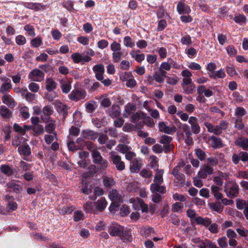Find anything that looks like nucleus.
I'll return each instance as SVG.
<instances>
[{
  "mask_svg": "<svg viewBox=\"0 0 248 248\" xmlns=\"http://www.w3.org/2000/svg\"><path fill=\"white\" fill-rule=\"evenodd\" d=\"M100 163H96V164L99 165V166L98 167L100 171L106 170L107 168L108 167V162L107 160L102 159L101 161H99Z\"/></svg>",
  "mask_w": 248,
  "mask_h": 248,
  "instance_id": "a19ab883",
  "label": "nucleus"
},
{
  "mask_svg": "<svg viewBox=\"0 0 248 248\" xmlns=\"http://www.w3.org/2000/svg\"><path fill=\"white\" fill-rule=\"evenodd\" d=\"M57 111L59 114L62 116V120L65 121L68 114V109L69 108L68 106L62 103L59 102L55 104Z\"/></svg>",
  "mask_w": 248,
  "mask_h": 248,
  "instance_id": "39448f33",
  "label": "nucleus"
},
{
  "mask_svg": "<svg viewBox=\"0 0 248 248\" xmlns=\"http://www.w3.org/2000/svg\"><path fill=\"white\" fill-rule=\"evenodd\" d=\"M248 206L245 200L241 199H237L236 200V207L239 210L245 209L246 207Z\"/></svg>",
  "mask_w": 248,
  "mask_h": 248,
  "instance_id": "09e8293b",
  "label": "nucleus"
},
{
  "mask_svg": "<svg viewBox=\"0 0 248 248\" xmlns=\"http://www.w3.org/2000/svg\"><path fill=\"white\" fill-rule=\"evenodd\" d=\"M183 89L186 93L192 94L195 91V86L191 83L187 85H183Z\"/></svg>",
  "mask_w": 248,
  "mask_h": 248,
  "instance_id": "ea45409f",
  "label": "nucleus"
},
{
  "mask_svg": "<svg viewBox=\"0 0 248 248\" xmlns=\"http://www.w3.org/2000/svg\"><path fill=\"white\" fill-rule=\"evenodd\" d=\"M173 63H174V64H175V62L172 59H169L168 62H164L161 64L160 68L169 71L170 69L171 64H172Z\"/></svg>",
  "mask_w": 248,
  "mask_h": 248,
  "instance_id": "79ce46f5",
  "label": "nucleus"
},
{
  "mask_svg": "<svg viewBox=\"0 0 248 248\" xmlns=\"http://www.w3.org/2000/svg\"><path fill=\"white\" fill-rule=\"evenodd\" d=\"M85 106L87 112L90 113H93L97 107L96 102L94 101L87 102Z\"/></svg>",
  "mask_w": 248,
  "mask_h": 248,
  "instance_id": "7c9ffc66",
  "label": "nucleus"
},
{
  "mask_svg": "<svg viewBox=\"0 0 248 248\" xmlns=\"http://www.w3.org/2000/svg\"><path fill=\"white\" fill-rule=\"evenodd\" d=\"M124 230V227L121 225L116 224L110 226L108 229L109 234L113 236H120L121 233Z\"/></svg>",
  "mask_w": 248,
  "mask_h": 248,
  "instance_id": "ddd939ff",
  "label": "nucleus"
},
{
  "mask_svg": "<svg viewBox=\"0 0 248 248\" xmlns=\"http://www.w3.org/2000/svg\"><path fill=\"white\" fill-rule=\"evenodd\" d=\"M93 71L96 73H104L105 69L103 64H97L93 67Z\"/></svg>",
  "mask_w": 248,
  "mask_h": 248,
  "instance_id": "680f3d73",
  "label": "nucleus"
},
{
  "mask_svg": "<svg viewBox=\"0 0 248 248\" xmlns=\"http://www.w3.org/2000/svg\"><path fill=\"white\" fill-rule=\"evenodd\" d=\"M80 129L75 126H72L69 129L70 135L73 136L78 135Z\"/></svg>",
  "mask_w": 248,
  "mask_h": 248,
  "instance_id": "774afa93",
  "label": "nucleus"
},
{
  "mask_svg": "<svg viewBox=\"0 0 248 248\" xmlns=\"http://www.w3.org/2000/svg\"><path fill=\"white\" fill-rule=\"evenodd\" d=\"M2 101L3 102V103L6 104L9 107L13 108L15 106V100L8 95H4L2 97Z\"/></svg>",
  "mask_w": 248,
  "mask_h": 248,
  "instance_id": "2f4dec72",
  "label": "nucleus"
},
{
  "mask_svg": "<svg viewBox=\"0 0 248 248\" xmlns=\"http://www.w3.org/2000/svg\"><path fill=\"white\" fill-rule=\"evenodd\" d=\"M130 213L129 207L127 205H123L120 208V214L122 217H124L128 215Z\"/></svg>",
  "mask_w": 248,
  "mask_h": 248,
  "instance_id": "603ef678",
  "label": "nucleus"
},
{
  "mask_svg": "<svg viewBox=\"0 0 248 248\" xmlns=\"http://www.w3.org/2000/svg\"><path fill=\"white\" fill-rule=\"evenodd\" d=\"M156 170L155 174L154 176V182L159 184H162L163 182V174L164 173L163 170L159 169L155 170Z\"/></svg>",
  "mask_w": 248,
  "mask_h": 248,
  "instance_id": "bb28decb",
  "label": "nucleus"
},
{
  "mask_svg": "<svg viewBox=\"0 0 248 248\" xmlns=\"http://www.w3.org/2000/svg\"><path fill=\"white\" fill-rule=\"evenodd\" d=\"M172 139L171 137L167 135H163L161 137L159 142L163 144H170V143Z\"/></svg>",
  "mask_w": 248,
  "mask_h": 248,
  "instance_id": "de8ad7c7",
  "label": "nucleus"
},
{
  "mask_svg": "<svg viewBox=\"0 0 248 248\" xmlns=\"http://www.w3.org/2000/svg\"><path fill=\"white\" fill-rule=\"evenodd\" d=\"M140 174L143 177L149 178L152 176V172L149 170L143 169L140 172Z\"/></svg>",
  "mask_w": 248,
  "mask_h": 248,
  "instance_id": "6e6d98bb",
  "label": "nucleus"
},
{
  "mask_svg": "<svg viewBox=\"0 0 248 248\" xmlns=\"http://www.w3.org/2000/svg\"><path fill=\"white\" fill-rule=\"evenodd\" d=\"M142 119V122L144 125H146L149 127H154L155 125V123L153 119L150 117L147 116L146 114L145 113Z\"/></svg>",
  "mask_w": 248,
  "mask_h": 248,
  "instance_id": "c9c22d12",
  "label": "nucleus"
},
{
  "mask_svg": "<svg viewBox=\"0 0 248 248\" xmlns=\"http://www.w3.org/2000/svg\"><path fill=\"white\" fill-rule=\"evenodd\" d=\"M120 238L124 242H129L132 241V237L130 232L123 230L121 233Z\"/></svg>",
  "mask_w": 248,
  "mask_h": 248,
  "instance_id": "a878e982",
  "label": "nucleus"
},
{
  "mask_svg": "<svg viewBox=\"0 0 248 248\" xmlns=\"http://www.w3.org/2000/svg\"><path fill=\"white\" fill-rule=\"evenodd\" d=\"M195 152L197 157L201 161H203L205 159L206 157V154L201 149L198 148L195 149Z\"/></svg>",
  "mask_w": 248,
  "mask_h": 248,
  "instance_id": "37998d69",
  "label": "nucleus"
},
{
  "mask_svg": "<svg viewBox=\"0 0 248 248\" xmlns=\"http://www.w3.org/2000/svg\"><path fill=\"white\" fill-rule=\"evenodd\" d=\"M123 54L122 51H116L114 52L112 54V57L113 59V62H118L120 61L121 57Z\"/></svg>",
  "mask_w": 248,
  "mask_h": 248,
  "instance_id": "8fccbe9b",
  "label": "nucleus"
},
{
  "mask_svg": "<svg viewBox=\"0 0 248 248\" xmlns=\"http://www.w3.org/2000/svg\"><path fill=\"white\" fill-rule=\"evenodd\" d=\"M83 215L81 211H76L74 213V220L77 222L82 219Z\"/></svg>",
  "mask_w": 248,
  "mask_h": 248,
  "instance_id": "338daca9",
  "label": "nucleus"
},
{
  "mask_svg": "<svg viewBox=\"0 0 248 248\" xmlns=\"http://www.w3.org/2000/svg\"><path fill=\"white\" fill-rule=\"evenodd\" d=\"M6 186L10 189V191L18 194L22 190V187L21 186L15 183V180H12L10 182L7 183Z\"/></svg>",
  "mask_w": 248,
  "mask_h": 248,
  "instance_id": "2eb2a0df",
  "label": "nucleus"
},
{
  "mask_svg": "<svg viewBox=\"0 0 248 248\" xmlns=\"http://www.w3.org/2000/svg\"><path fill=\"white\" fill-rule=\"evenodd\" d=\"M113 202H111L109 207V211L111 213H114L116 211H118L119 208L120 207V204L119 202H117V201H112Z\"/></svg>",
  "mask_w": 248,
  "mask_h": 248,
  "instance_id": "c03bdc74",
  "label": "nucleus"
},
{
  "mask_svg": "<svg viewBox=\"0 0 248 248\" xmlns=\"http://www.w3.org/2000/svg\"><path fill=\"white\" fill-rule=\"evenodd\" d=\"M163 197L158 193H154L152 196V201L155 203H159L161 202Z\"/></svg>",
  "mask_w": 248,
  "mask_h": 248,
  "instance_id": "69168bd1",
  "label": "nucleus"
},
{
  "mask_svg": "<svg viewBox=\"0 0 248 248\" xmlns=\"http://www.w3.org/2000/svg\"><path fill=\"white\" fill-rule=\"evenodd\" d=\"M94 204L95 205L94 214H96L98 212H102L105 210L107 202L104 197H101L97 201L94 202Z\"/></svg>",
  "mask_w": 248,
  "mask_h": 248,
  "instance_id": "423d86ee",
  "label": "nucleus"
},
{
  "mask_svg": "<svg viewBox=\"0 0 248 248\" xmlns=\"http://www.w3.org/2000/svg\"><path fill=\"white\" fill-rule=\"evenodd\" d=\"M62 83L61 88L62 92L65 93H68L71 89L70 83L68 81L63 80L62 81Z\"/></svg>",
  "mask_w": 248,
  "mask_h": 248,
  "instance_id": "4c0bfd02",
  "label": "nucleus"
},
{
  "mask_svg": "<svg viewBox=\"0 0 248 248\" xmlns=\"http://www.w3.org/2000/svg\"><path fill=\"white\" fill-rule=\"evenodd\" d=\"M109 196L112 201H117V200H120L118 192L116 189H112L109 195Z\"/></svg>",
  "mask_w": 248,
  "mask_h": 248,
  "instance_id": "4d7b16f0",
  "label": "nucleus"
},
{
  "mask_svg": "<svg viewBox=\"0 0 248 248\" xmlns=\"http://www.w3.org/2000/svg\"><path fill=\"white\" fill-rule=\"evenodd\" d=\"M210 140L212 141L211 146L214 149L221 148L223 147V144L221 139L215 136H211Z\"/></svg>",
  "mask_w": 248,
  "mask_h": 248,
  "instance_id": "5701e85b",
  "label": "nucleus"
},
{
  "mask_svg": "<svg viewBox=\"0 0 248 248\" xmlns=\"http://www.w3.org/2000/svg\"><path fill=\"white\" fill-rule=\"evenodd\" d=\"M57 83L52 78H47L46 80V89L48 92H51L57 87Z\"/></svg>",
  "mask_w": 248,
  "mask_h": 248,
  "instance_id": "aec40b11",
  "label": "nucleus"
},
{
  "mask_svg": "<svg viewBox=\"0 0 248 248\" xmlns=\"http://www.w3.org/2000/svg\"><path fill=\"white\" fill-rule=\"evenodd\" d=\"M188 123L191 125L192 131L194 134H197L200 132L201 128L198 124L197 119L195 117H190Z\"/></svg>",
  "mask_w": 248,
  "mask_h": 248,
  "instance_id": "6e6552de",
  "label": "nucleus"
},
{
  "mask_svg": "<svg viewBox=\"0 0 248 248\" xmlns=\"http://www.w3.org/2000/svg\"><path fill=\"white\" fill-rule=\"evenodd\" d=\"M131 77H132V76L130 72H125L122 73L120 75V79L123 81H126Z\"/></svg>",
  "mask_w": 248,
  "mask_h": 248,
  "instance_id": "052dcab7",
  "label": "nucleus"
},
{
  "mask_svg": "<svg viewBox=\"0 0 248 248\" xmlns=\"http://www.w3.org/2000/svg\"><path fill=\"white\" fill-rule=\"evenodd\" d=\"M121 114L120 108L118 105H113L110 108L109 115L112 118L119 117Z\"/></svg>",
  "mask_w": 248,
  "mask_h": 248,
  "instance_id": "a211bd4d",
  "label": "nucleus"
},
{
  "mask_svg": "<svg viewBox=\"0 0 248 248\" xmlns=\"http://www.w3.org/2000/svg\"><path fill=\"white\" fill-rule=\"evenodd\" d=\"M94 202H87L83 205L84 211L87 213H93L94 214L95 208Z\"/></svg>",
  "mask_w": 248,
  "mask_h": 248,
  "instance_id": "c756f323",
  "label": "nucleus"
},
{
  "mask_svg": "<svg viewBox=\"0 0 248 248\" xmlns=\"http://www.w3.org/2000/svg\"><path fill=\"white\" fill-rule=\"evenodd\" d=\"M239 188L238 186L236 183L232 184L231 187L230 188L229 190L226 189L225 191L227 196L230 198H233L238 196Z\"/></svg>",
  "mask_w": 248,
  "mask_h": 248,
  "instance_id": "9b49d317",
  "label": "nucleus"
},
{
  "mask_svg": "<svg viewBox=\"0 0 248 248\" xmlns=\"http://www.w3.org/2000/svg\"><path fill=\"white\" fill-rule=\"evenodd\" d=\"M86 96V92L83 89H75L69 95L71 100L77 102L84 99Z\"/></svg>",
  "mask_w": 248,
  "mask_h": 248,
  "instance_id": "f03ea898",
  "label": "nucleus"
},
{
  "mask_svg": "<svg viewBox=\"0 0 248 248\" xmlns=\"http://www.w3.org/2000/svg\"><path fill=\"white\" fill-rule=\"evenodd\" d=\"M155 232L154 229L151 227L143 228L140 231V233L142 235L145 237H149L152 233Z\"/></svg>",
  "mask_w": 248,
  "mask_h": 248,
  "instance_id": "58836bf2",
  "label": "nucleus"
},
{
  "mask_svg": "<svg viewBox=\"0 0 248 248\" xmlns=\"http://www.w3.org/2000/svg\"><path fill=\"white\" fill-rule=\"evenodd\" d=\"M56 128L55 121L49 123L45 126V129L46 132L49 134L54 132Z\"/></svg>",
  "mask_w": 248,
  "mask_h": 248,
  "instance_id": "49530a36",
  "label": "nucleus"
},
{
  "mask_svg": "<svg viewBox=\"0 0 248 248\" xmlns=\"http://www.w3.org/2000/svg\"><path fill=\"white\" fill-rule=\"evenodd\" d=\"M161 184L154 183L151 185L150 190L152 193H159L163 194L166 192V187L164 186H161Z\"/></svg>",
  "mask_w": 248,
  "mask_h": 248,
  "instance_id": "4468645a",
  "label": "nucleus"
},
{
  "mask_svg": "<svg viewBox=\"0 0 248 248\" xmlns=\"http://www.w3.org/2000/svg\"><path fill=\"white\" fill-rule=\"evenodd\" d=\"M32 131L35 136L40 135L45 132L43 125L40 124L33 126Z\"/></svg>",
  "mask_w": 248,
  "mask_h": 248,
  "instance_id": "e433bc0d",
  "label": "nucleus"
},
{
  "mask_svg": "<svg viewBox=\"0 0 248 248\" xmlns=\"http://www.w3.org/2000/svg\"><path fill=\"white\" fill-rule=\"evenodd\" d=\"M213 169L208 165H206L204 166L203 168L201 169L198 172V176L202 179H205L207 177L208 175H211L213 173Z\"/></svg>",
  "mask_w": 248,
  "mask_h": 248,
  "instance_id": "9d476101",
  "label": "nucleus"
},
{
  "mask_svg": "<svg viewBox=\"0 0 248 248\" xmlns=\"http://www.w3.org/2000/svg\"><path fill=\"white\" fill-rule=\"evenodd\" d=\"M104 186L107 189H110L115 185V182L112 177L105 176L103 179Z\"/></svg>",
  "mask_w": 248,
  "mask_h": 248,
  "instance_id": "412c9836",
  "label": "nucleus"
},
{
  "mask_svg": "<svg viewBox=\"0 0 248 248\" xmlns=\"http://www.w3.org/2000/svg\"><path fill=\"white\" fill-rule=\"evenodd\" d=\"M110 159L118 170L122 171L125 169L124 163L122 160L121 157L118 155L112 154Z\"/></svg>",
  "mask_w": 248,
  "mask_h": 248,
  "instance_id": "7ed1b4c3",
  "label": "nucleus"
},
{
  "mask_svg": "<svg viewBox=\"0 0 248 248\" xmlns=\"http://www.w3.org/2000/svg\"><path fill=\"white\" fill-rule=\"evenodd\" d=\"M82 187L81 189V191L82 193L86 194L89 195L92 192V189L93 187L92 185H89L86 181H82Z\"/></svg>",
  "mask_w": 248,
  "mask_h": 248,
  "instance_id": "c85d7f7f",
  "label": "nucleus"
},
{
  "mask_svg": "<svg viewBox=\"0 0 248 248\" xmlns=\"http://www.w3.org/2000/svg\"><path fill=\"white\" fill-rule=\"evenodd\" d=\"M92 156L93 159V162L95 164L100 163L99 161H101L103 159L100 153L96 150H93L92 151Z\"/></svg>",
  "mask_w": 248,
  "mask_h": 248,
  "instance_id": "72a5a7b5",
  "label": "nucleus"
},
{
  "mask_svg": "<svg viewBox=\"0 0 248 248\" xmlns=\"http://www.w3.org/2000/svg\"><path fill=\"white\" fill-rule=\"evenodd\" d=\"M145 113L142 111L134 113L131 117V122L133 123L138 122L140 119H143Z\"/></svg>",
  "mask_w": 248,
  "mask_h": 248,
  "instance_id": "f704fd0d",
  "label": "nucleus"
},
{
  "mask_svg": "<svg viewBox=\"0 0 248 248\" xmlns=\"http://www.w3.org/2000/svg\"><path fill=\"white\" fill-rule=\"evenodd\" d=\"M235 144L245 151H248V138H240L235 142Z\"/></svg>",
  "mask_w": 248,
  "mask_h": 248,
  "instance_id": "6ab92c4d",
  "label": "nucleus"
},
{
  "mask_svg": "<svg viewBox=\"0 0 248 248\" xmlns=\"http://www.w3.org/2000/svg\"><path fill=\"white\" fill-rule=\"evenodd\" d=\"M183 204L180 202H177L172 205V210L175 212H178L183 208Z\"/></svg>",
  "mask_w": 248,
  "mask_h": 248,
  "instance_id": "13d9d810",
  "label": "nucleus"
},
{
  "mask_svg": "<svg viewBox=\"0 0 248 248\" xmlns=\"http://www.w3.org/2000/svg\"><path fill=\"white\" fill-rule=\"evenodd\" d=\"M159 131L163 132L168 134H171L176 131V128L175 126L169 127L163 122H160L158 124Z\"/></svg>",
  "mask_w": 248,
  "mask_h": 248,
  "instance_id": "1a4fd4ad",
  "label": "nucleus"
},
{
  "mask_svg": "<svg viewBox=\"0 0 248 248\" xmlns=\"http://www.w3.org/2000/svg\"><path fill=\"white\" fill-rule=\"evenodd\" d=\"M16 41L17 45H23L26 43V40L24 36L19 35L16 37Z\"/></svg>",
  "mask_w": 248,
  "mask_h": 248,
  "instance_id": "e2e57ef3",
  "label": "nucleus"
},
{
  "mask_svg": "<svg viewBox=\"0 0 248 248\" xmlns=\"http://www.w3.org/2000/svg\"><path fill=\"white\" fill-rule=\"evenodd\" d=\"M207 163L212 166H216L218 163V160L216 157H210L207 159Z\"/></svg>",
  "mask_w": 248,
  "mask_h": 248,
  "instance_id": "0e129e2a",
  "label": "nucleus"
},
{
  "mask_svg": "<svg viewBox=\"0 0 248 248\" xmlns=\"http://www.w3.org/2000/svg\"><path fill=\"white\" fill-rule=\"evenodd\" d=\"M0 114L4 119H7L12 116V113L11 111L5 106H1L0 107Z\"/></svg>",
  "mask_w": 248,
  "mask_h": 248,
  "instance_id": "4be33fe9",
  "label": "nucleus"
},
{
  "mask_svg": "<svg viewBox=\"0 0 248 248\" xmlns=\"http://www.w3.org/2000/svg\"><path fill=\"white\" fill-rule=\"evenodd\" d=\"M177 9L180 14H188L191 11L189 7L182 1L178 3Z\"/></svg>",
  "mask_w": 248,
  "mask_h": 248,
  "instance_id": "f3484780",
  "label": "nucleus"
},
{
  "mask_svg": "<svg viewBox=\"0 0 248 248\" xmlns=\"http://www.w3.org/2000/svg\"><path fill=\"white\" fill-rule=\"evenodd\" d=\"M141 159L135 158L131 161L130 164V170L131 172L136 173L139 172L142 167Z\"/></svg>",
  "mask_w": 248,
  "mask_h": 248,
  "instance_id": "0eeeda50",
  "label": "nucleus"
},
{
  "mask_svg": "<svg viewBox=\"0 0 248 248\" xmlns=\"http://www.w3.org/2000/svg\"><path fill=\"white\" fill-rule=\"evenodd\" d=\"M227 238L225 236L219 238L217 240L218 244L221 248H225L228 246Z\"/></svg>",
  "mask_w": 248,
  "mask_h": 248,
  "instance_id": "5fc2aeb1",
  "label": "nucleus"
},
{
  "mask_svg": "<svg viewBox=\"0 0 248 248\" xmlns=\"http://www.w3.org/2000/svg\"><path fill=\"white\" fill-rule=\"evenodd\" d=\"M1 172L9 177L14 174V171L11 167L7 165H2L0 167Z\"/></svg>",
  "mask_w": 248,
  "mask_h": 248,
  "instance_id": "cd10ccee",
  "label": "nucleus"
},
{
  "mask_svg": "<svg viewBox=\"0 0 248 248\" xmlns=\"http://www.w3.org/2000/svg\"><path fill=\"white\" fill-rule=\"evenodd\" d=\"M2 80L4 81V82L2 83L1 86L0 92L4 93V91L9 92L10 90L12 88V84L10 83V79L9 78H3Z\"/></svg>",
  "mask_w": 248,
  "mask_h": 248,
  "instance_id": "b1692460",
  "label": "nucleus"
},
{
  "mask_svg": "<svg viewBox=\"0 0 248 248\" xmlns=\"http://www.w3.org/2000/svg\"><path fill=\"white\" fill-rule=\"evenodd\" d=\"M71 58L76 63H78L82 61V56L78 53H75L72 54Z\"/></svg>",
  "mask_w": 248,
  "mask_h": 248,
  "instance_id": "864d4df0",
  "label": "nucleus"
},
{
  "mask_svg": "<svg viewBox=\"0 0 248 248\" xmlns=\"http://www.w3.org/2000/svg\"><path fill=\"white\" fill-rule=\"evenodd\" d=\"M42 112L44 116H51L53 113V110L50 106H46L43 108Z\"/></svg>",
  "mask_w": 248,
  "mask_h": 248,
  "instance_id": "bf43d9fd",
  "label": "nucleus"
},
{
  "mask_svg": "<svg viewBox=\"0 0 248 248\" xmlns=\"http://www.w3.org/2000/svg\"><path fill=\"white\" fill-rule=\"evenodd\" d=\"M171 174L174 176L175 179L174 183L175 186L182 187L183 186L185 182V176L184 174L180 172L178 167H174L172 170Z\"/></svg>",
  "mask_w": 248,
  "mask_h": 248,
  "instance_id": "f257e3e1",
  "label": "nucleus"
},
{
  "mask_svg": "<svg viewBox=\"0 0 248 248\" xmlns=\"http://www.w3.org/2000/svg\"><path fill=\"white\" fill-rule=\"evenodd\" d=\"M99 171L98 167L95 165H91L87 168V171L84 173L83 176L85 178L90 177L95 175Z\"/></svg>",
  "mask_w": 248,
  "mask_h": 248,
  "instance_id": "dca6fc26",
  "label": "nucleus"
},
{
  "mask_svg": "<svg viewBox=\"0 0 248 248\" xmlns=\"http://www.w3.org/2000/svg\"><path fill=\"white\" fill-rule=\"evenodd\" d=\"M211 188L212 193L213 194L214 197L217 200H220L222 198L223 195L219 192L221 189L218 186H212Z\"/></svg>",
  "mask_w": 248,
  "mask_h": 248,
  "instance_id": "473e14b6",
  "label": "nucleus"
},
{
  "mask_svg": "<svg viewBox=\"0 0 248 248\" xmlns=\"http://www.w3.org/2000/svg\"><path fill=\"white\" fill-rule=\"evenodd\" d=\"M44 73L39 69H33L29 74V78L33 81L40 82L44 78Z\"/></svg>",
  "mask_w": 248,
  "mask_h": 248,
  "instance_id": "20e7f679",
  "label": "nucleus"
},
{
  "mask_svg": "<svg viewBox=\"0 0 248 248\" xmlns=\"http://www.w3.org/2000/svg\"><path fill=\"white\" fill-rule=\"evenodd\" d=\"M118 149L117 150L122 153V154H126L129 150H131V147L123 144H120L117 146Z\"/></svg>",
  "mask_w": 248,
  "mask_h": 248,
  "instance_id": "a18cd8bd",
  "label": "nucleus"
},
{
  "mask_svg": "<svg viewBox=\"0 0 248 248\" xmlns=\"http://www.w3.org/2000/svg\"><path fill=\"white\" fill-rule=\"evenodd\" d=\"M19 154L25 156L29 155L31 154V148L28 144L19 146L18 148Z\"/></svg>",
  "mask_w": 248,
  "mask_h": 248,
  "instance_id": "393cba45",
  "label": "nucleus"
},
{
  "mask_svg": "<svg viewBox=\"0 0 248 248\" xmlns=\"http://www.w3.org/2000/svg\"><path fill=\"white\" fill-rule=\"evenodd\" d=\"M151 158L152 159L151 162L150 163L151 168L154 169V170H157L158 169L157 158L155 156H151Z\"/></svg>",
  "mask_w": 248,
  "mask_h": 248,
  "instance_id": "3c124183",
  "label": "nucleus"
},
{
  "mask_svg": "<svg viewBox=\"0 0 248 248\" xmlns=\"http://www.w3.org/2000/svg\"><path fill=\"white\" fill-rule=\"evenodd\" d=\"M98 133L91 130H83L81 136L83 139L95 140L98 137Z\"/></svg>",
  "mask_w": 248,
  "mask_h": 248,
  "instance_id": "f8f14e48",
  "label": "nucleus"
}]
</instances>
